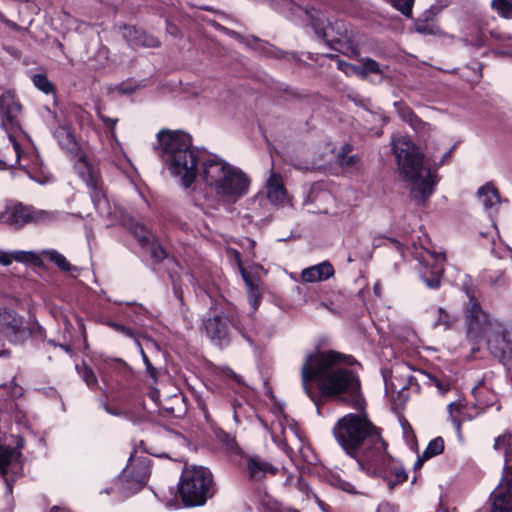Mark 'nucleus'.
I'll use <instances>...</instances> for the list:
<instances>
[{"label":"nucleus","mask_w":512,"mask_h":512,"mask_svg":"<svg viewBox=\"0 0 512 512\" xmlns=\"http://www.w3.org/2000/svg\"><path fill=\"white\" fill-rule=\"evenodd\" d=\"M356 363L351 355L308 354L301 369L302 385L307 396L316 403L317 394L313 382H317L319 392L350 403L355 408L363 404L360 381L350 366Z\"/></svg>","instance_id":"1"},{"label":"nucleus","mask_w":512,"mask_h":512,"mask_svg":"<svg viewBox=\"0 0 512 512\" xmlns=\"http://www.w3.org/2000/svg\"><path fill=\"white\" fill-rule=\"evenodd\" d=\"M333 433L339 445L362 469L376 471L388 461L385 442L365 417L346 415L334 426Z\"/></svg>","instance_id":"2"},{"label":"nucleus","mask_w":512,"mask_h":512,"mask_svg":"<svg viewBox=\"0 0 512 512\" xmlns=\"http://www.w3.org/2000/svg\"><path fill=\"white\" fill-rule=\"evenodd\" d=\"M158 150L170 172L189 187L206 153L192 147L191 137L182 131L161 130L157 134Z\"/></svg>","instance_id":"3"},{"label":"nucleus","mask_w":512,"mask_h":512,"mask_svg":"<svg viewBox=\"0 0 512 512\" xmlns=\"http://www.w3.org/2000/svg\"><path fill=\"white\" fill-rule=\"evenodd\" d=\"M199 166L197 175L223 203H236L248 193L250 179L240 168L207 154Z\"/></svg>","instance_id":"4"},{"label":"nucleus","mask_w":512,"mask_h":512,"mask_svg":"<svg viewBox=\"0 0 512 512\" xmlns=\"http://www.w3.org/2000/svg\"><path fill=\"white\" fill-rule=\"evenodd\" d=\"M393 151L398 169L411 185V195L420 202L426 201L437 183L436 175L423 165V155L406 136L393 138Z\"/></svg>","instance_id":"5"},{"label":"nucleus","mask_w":512,"mask_h":512,"mask_svg":"<svg viewBox=\"0 0 512 512\" xmlns=\"http://www.w3.org/2000/svg\"><path fill=\"white\" fill-rule=\"evenodd\" d=\"M466 338L473 346L471 352L481 349L498 352L512 351V329L504 327L487 314L477 302H471L466 312Z\"/></svg>","instance_id":"6"},{"label":"nucleus","mask_w":512,"mask_h":512,"mask_svg":"<svg viewBox=\"0 0 512 512\" xmlns=\"http://www.w3.org/2000/svg\"><path fill=\"white\" fill-rule=\"evenodd\" d=\"M22 105L17 96L6 91L0 95V127L8 136L10 145L2 156L1 162L7 167H14L19 163L21 148L18 143L23 134L21 127Z\"/></svg>","instance_id":"7"},{"label":"nucleus","mask_w":512,"mask_h":512,"mask_svg":"<svg viewBox=\"0 0 512 512\" xmlns=\"http://www.w3.org/2000/svg\"><path fill=\"white\" fill-rule=\"evenodd\" d=\"M179 493L185 505H203L214 493L211 472L202 466L185 467L179 482Z\"/></svg>","instance_id":"8"},{"label":"nucleus","mask_w":512,"mask_h":512,"mask_svg":"<svg viewBox=\"0 0 512 512\" xmlns=\"http://www.w3.org/2000/svg\"><path fill=\"white\" fill-rule=\"evenodd\" d=\"M150 475V459L147 456L130 457L128 464L115 481L117 490L123 496H129L140 490Z\"/></svg>","instance_id":"9"},{"label":"nucleus","mask_w":512,"mask_h":512,"mask_svg":"<svg viewBox=\"0 0 512 512\" xmlns=\"http://www.w3.org/2000/svg\"><path fill=\"white\" fill-rule=\"evenodd\" d=\"M55 218L56 213L53 211L36 209L31 206H24L21 203L7 207L0 216L2 222L14 228H21L28 223H47L53 221Z\"/></svg>","instance_id":"10"},{"label":"nucleus","mask_w":512,"mask_h":512,"mask_svg":"<svg viewBox=\"0 0 512 512\" xmlns=\"http://www.w3.org/2000/svg\"><path fill=\"white\" fill-rule=\"evenodd\" d=\"M74 167L79 176L92 190L91 197L96 209L103 212L107 201L100 185L98 172L88 163L86 157L83 155L77 159Z\"/></svg>","instance_id":"11"},{"label":"nucleus","mask_w":512,"mask_h":512,"mask_svg":"<svg viewBox=\"0 0 512 512\" xmlns=\"http://www.w3.org/2000/svg\"><path fill=\"white\" fill-rule=\"evenodd\" d=\"M205 330L208 337L215 341L218 345L222 346L229 341L231 329L234 323L225 314H219L212 318H208L205 323Z\"/></svg>","instance_id":"12"},{"label":"nucleus","mask_w":512,"mask_h":512,"mask_svg":"<svg viewBox=\"0 0 512 512\" xmlns=\"http://www.w3.org/2000/svg\"><path fill=\"white\" fill-rule=\"evenodd\" d=\"M265 188L267 199L271 204L283 206L289 202L288 193L280 174L272 171L266 181Z\"/></svg>","instance_id":"13"},{"label":"nucleus","mask_w":512,"mask_h":512,"mask_svg":"<svg viewBox=\"0 0 512 512\" xmlns=\"http://www.w3.org/2000/svg\"><path fill=\"white\" fill-rule=\"evenodd\" d=\"M278 468L258 455H251L247 458V473L251 480L259 481L267 475H275Z\"/></svg>","instance_id":"14"},{"label":"nucleus","mask_w":512,"mask_h":512,"mask_svg":"<svg viewBox=\"0 0 512 512\" xmlns=\"http://www.w3.org/2000/svg\"><path fill=\"white\" fill-rule=\"evenodd\" d=\"M491 512H511L512 510V482H506L497 487L492 493Z\"/></svg>","instance_id":"15"},{"label":"nucleus","mask_w":512,"mask_h":512,"mask_svg":"<svg viewBox=\"0 0 512 512\" xmlns=\"http://www.w3.org/2000/svg\"><path fill=\"white\" fill-rule=\"evenodd\" d=\"M334 275V268L328 261H323L317 265L305 268L301 272V280L307 283L321 282L331 278Z\"/></svg>","instance_id":"16"},{"label":"nucleus","mask_w":512,"mask_h":512,"mask_svg":"<svg viewBox=\"0 0 512 512\" xmlns=\"http://www.w3.org/2000/svg\"><path fill=\"white\" fill-rule=\"evenodd\" d=\"M124 36L132 47L157 48L160 46L158 38L134 27L126 29Z\"/></svg>","instance_id":"17"},{"label":"nucleus","mask_w":512,"mask_h":512,"mask_svg":"<svg viewBox=\"0 0 512 512\" xmlns=\"http://www.w3.org/2000/svg\"><path fill=\"white\" fill-rule=\"evenodd\" d=\"M388 461H386L385 465H382L381 468L377 469L376 471L367 470L369 473L373 474H383L384 478L387 480L388 485L390 488H392L395 484L403 483L407 479V474L405 470L402 467L394 466L392 468V459L387 454Z\"/></svg>","instance_id":"18"},{"label":"nucleus","mask_w":512,"mask_h":512,"mask_svg":"<svg viewBox=\"0 0 512 512\" xmlns=\"http://www.w3.org/2000/svg\"><path fill=\"white\" fill-rule=\"evenodd\" d=\"M106 324L109 327L113 328L115 331L132 339L136 344V348L139 349L140 352H144L145 349H152L153 346H156V343L152 339L145 336H137L135 332L129 327L123 326L112 321H108L106 322Z\"/></svg>","instance_id":"19"},{"label":"nucleus","mask_w":512,"mask_h":512,"mask_svg":"<svg viewBox=\"0 0 512 512\" xmlns=\"http://www.w3.org/2000/svg\"><path fill=\"white\" fill-rule=\"evenodd\" d=\"M106 324L109 327L113 328L115 331L132 339L136 344V348L139 349L140 352H144L145 349H152L153 346H156V343L152 339L145 336H137L135 332L129 327L123 326L112 321H108L106 322Z\"/></svg>","instance_id":"20"},{"label":"nucleus","mask_w":512,"mask_h":512,"mask_svg":"<svg viewBox=\"0 0 512 512\" xmlns=\"http://www.w3.org/2000/svg\"><path fill=\"white\" fill-rule=\"evenodd\" d=\"M38 260V256L31 251H13L4 252L0 251V265L9 266L13 261L21 263H35Z\"/></svg>","instance_id":"21"},{"label":"nucleus","mask_w":512,"mask_h":512,"mask_svg":"<svg viewBox=\"0 0 512 512\" xmlns=\"http://www.w3.org/2000/svg\"><path fill=\"white\" fill-rule=\"evenodd\" d=\"M351 152V146L346 144L341 147L337 159L339 165L345 170H357L361 166L360 158L356 154L348 155Z\"/></svg>","instance_id":"22"},{"label":"nucleus","mask_w":512,"mask_h":512,"mask_svg":"<svg viewBox=\"0 0 512 512\" xmlns=\"http://www.w3.org/2000/svg\"><path fill=\"white\" fill-rule=\"evenodd\" d=\"M478 199L484 209L489 210L499 203L497 189L490 184H486L478 189Z\"/></svg>","instance_id":"23"},{"label":"nucleus","mask_w":512,"mask_h":512,"mask_svg":"<svg viewBox=\"0 0 512 512\" xmlns=\"http://www.w3.org/2000/svg\"><path fill=\"white\" fill-rule=\"evenodd\" d=\"M429 254L435 261V265H434L433 271H432V276L430 278H428L425 275H423L422 278H423V281L426 283V285L429 288L435 289V288H438L441 283L442 267L439 264L444 260L445 256L441 252H433V253H429Z\"/></svg>","instance_id":"24"},{"label":"nucleus","mask_w":512,"mask_h":512,"mask_svg":"<svg viewBox=\"0 0 512 512\" xmlns=\"http://www.w3.org/2000/svg\"><path fill=\"white\" fill-rule=\"evenodd\" d=\"M55 137L59 145L63 149H66L68 151H74L77 148V143L75 141L74 135L69 127L59 126L55 130Z\"/></svg>","instance_id":"25"},{"label":"nucleus","mask_w":512,"mask_h":512,"mask_svg":"<svg viewBox=\"0 0 512 512\" xmlns=\"http://www.w3.org/2000/svg\"><path fill=\"white\" fill-rule=\"evenodd\" d=\"M241 274L243 280L245 282L247 288L248 301L251 307L256 310L258 308L260 302V293L258 289V285L253 281L250 275L245 271L244 268H241Z\"/></svg>","instance_id":"26"},{"label":"nucleus","mask_w":512,"mask_h":512,"mask_svg":"<svg viewBox=\"0 0 512 512\" xmlns=\"http://www.w3.org/2000/svg\"><path fill=\"white\" fill-rule=\"evenodd\" d=\"M4 335L10 342L18 344L26 341L31 335V332L23 326V320L21 318L20 323H14Z\"/></svg>","instance_id":"27"},{"label":"nucleus","mask_w":512,"mask_h":512,"mask_svg":"<svg viewBox=\"0 0 512 512\" xmlns=\"http://www.w3.org/2000/svg\"><path fill=\"white\" fill-rule=\"evenodd\" d=\"M435 327H443L445 330L451 329L457 322L458 317L448 313L445 309L439 307L435 310Z\"/></svg>","instance_id":"28"},{"label":"nucleus","mask_w":512,"mask_h":512,"mask_svg":"<svg viewBox=\"0 0 512 512\" xmlns=\"http://www.w3.org/2000/svg\"><path fill=\"white\" fill-rule=\"evenodd\" d=\"M368 73L382 74V69L379 63L371 58L362 59V65L358 67L356 71L357 75L366 76Z\"/></svg>","instance_id":"29"},{"label":"nucleus","mask_w":512,"mask_h":512,"mask_svg":"<svg viewBox=\"0 0 512 512\" xmlns=\"http://www.w3.org/2000/svg\"><path fill=\"white\" fill-rule=\"evenodd\" d=\"M21 317L14 311H0V328L5 333L14 323H20Z\"/></svg>","instance_id":"30"},{"label":"nucleus","mask_w":512,"mask_h":512,"mask_svg":"<svg viewBox=\"0 0 512 512\" xmlns=\"http://www.w3.org/2000/svg\"><path fill=\"white\" fill-rule=\"evenodd\" d=\"M131 232L137 238L141 246H146V244H150V240L154 239V236L147 230V228L139 223H136L135 225L132 226Z\"/></svg>","instance_id":"31"},{"label":"nucleus","mask_w":512,"mask_h":512,"mask_svg":"<svg viewBox=\"0 0 512 512\" xmlns=\"http://www.w3.org/2000/svg\"><path fill=\"white\" fill-rule=\"evenodd\" d=\"M44 253L48 257V259L51 260L52 262H54L61 270H63V271H71L72 270V266L70 265V263L67 261V259L64 257V255H62L58 251L47 250Z\"/></svg>","instance_id":"32"},{"label":"nucleus","mask_w":512,"mask_h":512,"mask_svg":"<svg viewBox=\"0 0 512 512\" xmlns=\"http://www.w3.org/2000/svg\"><path fill=\"white\" fill-rule=\"evenodd\" d=\"M492 7L503 18L512 19V0H492Z\"/></svg>","instance_id":"33"},{"label":"nucleus","mask_w":512,"mask_h":512,"mask_svg":"<svg viewBox=\"0 0 512 512\" xmlns=\"http://www.w3.org/2000/svg\"><path fill=\"white\" fill-rule=\"evenodd\" d=\"M33 84L42 92L49 94L53 93L55 88L54 85L46 75L44 74H35L32 78Z\"/></svg>","instance_id":"34"},{"label":"nucleus","mask_w":512,"mask_h":512,"mask_svg":"<svg viewBox=\"0 0 512 512\" xmlns=\"http://www.w3.org/2000/svg\"><path fill=\"white\" fill-rule=\"evenodd\" d=\"M444 450V441L441 437H437L429 442L426 449L424 450L425 458H431L433 456L439 455Z\"/></svg>","instance_id":"35"},{"label":"nucleus","mask_w":512,"mask_h":512,"mask_svg":"<svg viewBox=\"0 0 512 512\" xmlns=\"http://www.w3.org/2000/svg\"><path fill=\"white\" fill-rule=\"evenodd\" d=\"M461 410H462V404L459 402H452L448 405V412H449L450 418L458 431L460 430V427H461V418H460Z\"/></svg>","instance_id":"36"},{"label":"nucleus","mask_w":512,"mask_h":512,"mask_svg":"<svg viewBox=\"0 0 512 512\" xmlns=\"http://www.w3.org/2000/svg\"><path fill=\"white\" fill-rule=\"evenodd\" d=\"M143 248H146L149 252H150V255L153 259H155L156 261H161L162 259H164L166 257V253L164 251V249L158 245L154 239L153 240H150V244H146V246H142Z\"/></svg>","instance_id":"37"},{"label":"nucleus","mask_w":512,"mask_h":512,"mask_svg":"<svg viewBox=\"0 0 512 512\" xmlns=\"http://www.w3.org/2000/svg\"><path fill=\"white\" fill-rule=\"evenodd\" d=\"M430 380L437 387L438 391L441 394H445L446 392H448L450 390L451 385H450L449 381H442L435 377H431Z\"/></svg>","instance_id":"38"},{"label":"nucleus","mask_w":512,"mask_h":512,"mask_svg":"<svg viewBox=\"0 0 512 512\" xmlns=\"http://www.w3.org/2000/svg\"><path fill=\"white\" fill-rule=\"evenodd\" d=\"M81 375L88 386H92L97 382L96 376L90 368L85 367Z\"/></svg>","instance_id":"39"},{"label":"nucleus","mask_w":512,"mask_h":512,"mask_svg":"<svg viewBox=\"0 0 512 512\" xmlns=\"http://www.w3.org/2000/svg\"><path fill=\"white\" fill-rule=\"evenodd\" d=\"M510 438L511 435L509 433L498 436L494 441V449L500 450L504 448Z\"/></svg>","instance_id":"40"},{"label":"nucleus","mask_w":512,"mask_h":512,"mask_svg":"<svg viewBox=\"0 0 512 512\" xmlns=\"http://www.w3.org/2000/svg\"><path fill=\"white\" fill-rule=\"evenodd\" d=\"M329 347H330L329 339L326 337H323V338L319 339V341L316 344L315 349H316V352H321V350H326L325 352H335L334 350L329 349Z\"/></svg>","instance_id":"41"},{"label":"nucleus","mask_w":512,"mask_h":512,"mask_svg":"<svg viewBox=\"0 0 512 512\" xmlns=\"http://www.w3.org/2000/svg\"><path fill=\"white\" fill-rule=\"evenodd\" d=\"M142 360L146 365L147 371L149 372L150 376L154 379L157 377V369L152 366L150 360L147 357V354H141Z\"/></svg>","instance_id":"42"},{"label":"nucleus","mask_w":512,"mask_h":512,"mask_svg":"<svg viewBox=\"0 0 512 512\" xmlns=\"http://www.w3.org/2000/svg\"><path fill=\"white\" fill-rule=\"evenodd\" d=\"M338 68L340 70H342L343 72H345L346 74H348L350 72L356 73V71L358 70L357 66L351 65V64L346 63L344 61H338Z\"/></svg>","instance_id":"43"},{"label":"nucleus","mask_w":512,"mask_h":512,"mask_svg":"<svg viewBox=\"0 0 512 512\" xmlns=\"http://www.w3.org/2000/svg\"><path fill=\"white\" fill-rule=\"evenodd\" d=\"M102 120H103V122H104L107 126H109V127H110V128H112V129L115 127V125H116V123H117V119H112V118H109V117H104V116H102Z\"/></svg>","instance_id":"44"},{"label":"nucleus","mask_w":512,"mask_h":512,"mask_svg":"<svg viewBox=\"0 0 512 512\" xmlns=\"http://www.w3.org/2000/svg\"><path fill=\"white\" fill-rule=\"evenodd\" d=\"M452 150H453V149L451 148V149H449L448 151H446V152L443 154V156H442L441 160H440L438 163H436V165H437V166H441V165H443V164L445 163V161H446L448 158H450V157H451Z\"/></svg>","instance_id":"45"},{"label":"nucleus","mask_w":512,"mask_h":512,"mask_svg":"<svg viewBox=\"0 0 512 512\" xmlns=\"http://www.w3.org/2000/svg\"><path fill=\"white\" fill-rule=\"evenodd\" d=\"M428 459L429 458H425L424 453H423L422 456L418 457V459L416 460V462L414 464V469H420L422 467L423 463Z\"/></svg>","instance_id":"46"},{"label":"nucleus","mask_w":512,"mask_h":512,"mask_svg":"<svg viewBox=\"0 0 512 512\" xmlns=\"http://www.w3.org/2000/svg\"><path fill=\"white\" fill-rule=\"evenodd\" d=\"M228 375L233 378L236 382L241 383V378L239 375H237L235 372L229 370Z\"/></svg>","instance_id":"47"},{"label":"nucleus","mask_w":512,"mask_h":512,"mask_svg":"<svg viewBox=\"0 0 512 512\" xmlns=\"http://www.w3.org/2000/svg\"><path fill=\"white\" fill-rule=\"evenodd\" d=\"M6 25L13 30H20V27L15 22H12L10 20L6 21Z\"/></svg>","instance_id":"48"},{"label":"nucleus","mask_w":512,"mask_h":512,"mask_svg":"<svg viewBox=\"0 0 512 512\" xmlns=\"http://www.w3.org/2000/svg\"><path fill=\"white\" fill-rule=\"evenodd\" d=\"M50 512H69V511H68V510H66V509H64V508H60V507L55 506V507H53V508L51 509V511H50Z\"/></svg>","instance_id":"49"},{"label":"nucleus","mask_w":512,"mask_h":512,"mask_svg":"<svg viewBox=\"0 0 512 512\" xmlns=\"http://www.w3.org/2000/svg\"><path fill=\"white\" fill-rule=\"evenodd\" d=\"M280 511H281V512H299L298 510H296V509H294V508H290V507H288V508H282Z\"/></svg>","instance_id":"50"},{"label":"nucleus","mask_w":512,"mask_h":512,"mask_svg":"<svg viewBox=\"0 0 512 512\" xmlns=\"http://www.w3.org/2000/svg\"><path fill=\"white\" fill-rule=\"evenodd\" d=\"M113 491H114V488H113V487H111V488H109V489H105V490H104V493H106V494H111ZM101 493H103V491H102Z\"/></svg>","instance_id":"51"},{"label":"nucleus","mask_w":512,"mask_h":512,"mask_svg":"<svg viewBox=\"0 0 512 512\" xmlns=\"http://www.w3.org/2000/svg\"><path fill=\"white\" fill-rule=\"evenodd\" d=\"M0 21L3 22L4 24H6V21H8V19L5 18V16L3 14H0Z\"/></svg>","instance_id":"52"},{"label":"nucleus","mask_w":512,"mask_h":512,"mask_svg":"<svg viewBox=\"0 0 512 512\" xmlns=\"http://www.w3.org/2000/svg\"><path fill=\"white\" fill-rule=\"evenodd\" d=\"M388 373L389 371L387 369L383 370V377L385 381H387Z\"/></svg>","instance_id":"53"},{"label":"nucleus","mask_w":512,"mask_h":512,"mask_svg":"<svg viewBox=\"0 0 512 512\" xmlns=\"http://www.w3.org/2000/svg\"><path fill=\"white\" fill-rule=\"evenodd\" d=\"M248 244H249L250 247L253 248L254 245H255V242L253 240H248Z\"/></svg>","instance_id":"54"},{"label":"nucleus","mask_w":512,"mask_h":512,"mask_svg":"<svg viewBox=\"0 0 512 512\" xmlns=\"http://www.w3.org/2000/svg\"><path fill=\"white\" fill-rule=\"evenodd\" d=\"M316 32H317V34H319V35H320V32H319L318 30H316ZM321 34H322V36H325V35H326L325 30H323V31L321 32Z\"/></svg>","instance_id":"55"},{"label":"nucleus","mask_w":512,"mask_h":512,"mask_svg":"<svg viewBox=\"0 0 512 512\" xmlns=\"http://www.w3.org/2000/svg\"><path fill=\"white\" fill-rule=\"evenodd\" d=\"M374 291H375V293H377V294H378L379 288H378V285H377V284L374 286Z\"/></svg>","instance_id":"56"},{"label":"nucleus","mask_w":512,"mask_h":512,"mask_svg":"<svg viewBox=\"0 0 512 512\" xmlns=\"http://www.w3.org/2000/svg\"><path fill=\"white\" fill-rule=\"evenodd\" d=\"M7 492H8V493H11V486H10V484H8V483H7Z\"/></svg>","instance_id":"57"}]
</instances>
